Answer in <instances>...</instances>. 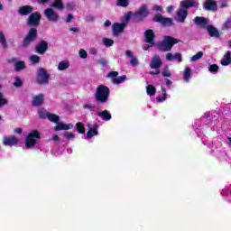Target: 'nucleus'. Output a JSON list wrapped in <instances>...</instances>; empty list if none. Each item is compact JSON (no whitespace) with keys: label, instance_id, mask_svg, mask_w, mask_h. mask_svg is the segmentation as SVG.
<instances>
[{"label":"nucleus","instance_id":"c9c22d12","mask_svg":"<svg viewBox=\"0 0 231 231\" xmlns=\"http://www.w3.org/2000/svg\"><path fill=\"white\" fill-rule=\"evenodd\" d=\"M117 6H122V8H127L129 6V0H117Z\"/></svg>","mask_w":231,"mask_h":231},{"label":"nucleus","instance_id":"de8ad7c7","mask_svg":"<svg viewBox=\"0 0 231 231\" xmlns=\"http://www.w3.org/2000/svg\"><path fill=\"white\" fill-rule=\"evenodd\" d=\"M231 28V20H227L224 24H223V30H228Z\"/></svg>","mask_w":231,"mask_h":231},{"label":"nucleus","instance_id":"e2e57ef3","mask_svg":"<svg viewBox=\"0 0 231 231\" xmlns=\"http://www.w3.org/2000/svg\"><path fill=\"white\" fill-rule=\"evenodd\" d=\"M152 46H153V45H143V50H144V51H147V50H149V48H152Z\"/></svg>","mask_w":231,"mask_h":231},{"label":"nucleus","instance_id":"9d476101","mask_svg":"<svg viewBox=\"0 0 231 231\" xmlns=\"http://www.w3.org/2000/svg\"><path fill=\"white\" fill-rule=\"evenodd\" d=\"M44 15L48 19V21H51L52 23H57L59 21L60 16L57 12H55L52 8H47L44 10Z\"/></svg>","mask_w":231,"mask_h":231},{"label":"nucleus","instance_id":"72a5a7b5","mask_svg":"<svg viewBox=\"0 0 231 231\" xmlns=\"http://www.w3.org/2000/svg\"><path fill=\"white\" fill-rule=\"evenodd\" d=\"M162 97H158L156 98L157 102H165V100H167V90L165 88H162Z\"/></svg>","mask_w":231,"mask_h":231},{"label":"nucleus","instance_id":"6e6d98bb","mask_svg":"<svg viewBox=\"0 0 231 231\" xmlns=\"http://www.w3.org/2000/svg\"><path fill=\"white\" fill-rule=\"evenodd\" d=\"M153 10H155L156 12H162L163 7L160 6V5H156Z\"/></svg>","mask_w":231,"mask_h":231},{"label":"nucleus","instance_id":"473e14b6","mask_svg":"<svg viewBox=\"0 0 231 231\" xmlns=\"http://www.w3.org/2000/svg\"><path fill=\"white\" fill-rule=\"evenodd\" d=\"M0 42L4 50H6V48H8V43L6 42V37L5 36V33H3V32H0Z\"/></svg>","mask_w":231,"mask_h":231},{"label":"nucleus","instance_id":"0eeeda50","mask_svg":"<svg viewBox=\"0 0 231 231\" xmlns=\"http://www.w3.org/2000/svg\"><path fill=\"white\" fill-rule=\"evenodd\" d=\"M152 21L153 23H159L160 24H162V26L164 27L174 26V22L172 21V18L163 17L162 14H155L152 18Z\"/></svg>","mask_w":231,"mask_h":231},{"label":"nucleus","instance_id":"393cba45","mask_svg":"<svg viewBox=\"0 0 231 231\" xmlns=\"http://www.w3.org/2000/svg\"><path fill=\"white\" fill-rule=\"evenodd\" d=\"M97 116H99L100 118H102V120H105L106 122H109V120H111L112 118L111 113H109V111L107 110L97 112Z\"/></svg>","mask_w":231,"mask_h":231},{"label":"nucleus","instance_id":"9b49d317","mask_svg":"<svg viewBox=\"0 0 231 231\" xmlns=\"http://www.w3.org/2000/svg\"><path fill=\"white\" fill-rule=\"evenodd\" d=\"M36 53H38L39 55H44V53H46V51H48L49 50V45H48V42L46 41H40L35 48H34Z\"/></svg>","mask_w":231,"mask_h":231},{"label":"nucleus","instance_id":"4468645a","mask_svg":"<svg viewBox=\"0 0 231 231\" xmlns=\"http://www.w3.org/2000/svg\"><path fill=\"white\" fill-rule=\"evenodd\" d=\"M19 143V138L11 135V136H5L3 140V144L8 147H12L14 145H17Z\"/></svg>","mask_w":231,"mask_h":231},{"label":"nucleus","instance_id":"7c9ffc66","mask_svg":"<svg viewBox=\"0 0 231 231\" xmlns=\"http://www.w3.org/2000/svg\"><path fill=\"white\" fill-rule=\"evenodd\" d=\"M26 68L24 61H16L14 64L15 71H23Z\"/></svg>","mask_w":231,"mask_h":231},{"label":"nucleus","instance_id":"2f4dec72","mask_svg":"<svg viewBox=\"0 0 231 231\" xmlns=\"http://www.w3.org/2000/svg\"><path fill=\"white\" fill-rule=\"evenodd\" d=\"M146 92L150 97H154L156 95V88L152 85H148L146 87Z\"/></svg>","mask_w":231,"mask_h":231},{"label":"nucleus","instance_id":"bb28decb","mask_svg":"<svg viewBox=\"0 0 231 231\" xmlns=\"http://www.w3.org/2000/svg\"><path fill=\"white\" fill-rule=\"evenodd\" d=\"M68 68H69V61L68 60H62L58 64V69H60V71H64L68 69Z\"/></svg>","mask_w":231,"mask_h":231},{"label":"nucleus","instance_id":"13d9d810","mask_svg":"<svg viewBox=\"0 0 231 231\" xmlns=\"http://www.w3.org/2000/svg\"><path fill=\"white\" fill-rule=\"evenodd\" d=\"M125 22L129 23V19H131V12H129L128 14H125Z\"/></svg>","mask_w":231,"mask_h":231},{"label":"nucleus","instance_id":"a211bd4d","mask_svg":"<svg viewBox=\"0 0 231 231\" xmlns=\"http://www.w3.org/2000/svg\"><path fill=\"white\" fill-rule=\"evenodd\" d=\"M193 21L197 26H201L202 28H207V26H208V20L205 17L196 16Z\"/></svg>","mask_w":231,"mask_h":231},{"label":"nucleus","instance_id":"5701e85b","mask_svg":"<svg viewBox=\"0 0 231 231\" xmlns=\"http://www.w3.org/2000/svg\"><path fill=\"white\" fill-rule=\"evenodd\" d=\"M220 64L222 66H229L231 64V52L227 51L226 53L224 55V58L220 60Z\"/></svg>","mask_w":231,"mask_h":231},{"label":"nucleus","instance_id":"ddd939ff","mask_svg":"<svg viewBox=\"0 0 231 231\" xmlns=\"http://www.w3.org/2000/svg\"><path fill=\"white\" fill-rule=\"evenodd\" d=\"M188 15H189V11H187V10H185V9L179 8V9L176 11V17H175V20H176L178 23H185V21H186Z\"/></svg>","mask_w":231,"mask_h":231},{"label":"nucleus","instance_id":"aec40b11","mask_svg":"<svg viewBox=\"0 0 231 231\" xmlns=\"http://www.w3.org/2000/svg\"><path fill=\"white\" fill-rule=\"evenodd\" d=\"M33 12V6L32 5H23L19 8L18 14L19 15H30V14H32Z\"/></svg>","mask_w":231,"mask_h":231},{"label":"nucleus","instance_id":"6e6552de","mask_svg":"<svg viewBox=\"0 0 231 231\" xmlns=\"http://www.w3.org/2000/svg\"><path fill=\"white\" fill-rule=\"evenodd\" d=\"M106 77L108 79H111V82L116 86L123 84V82H125V80L127 79V76L125 75L118 77V71H110L107 73Z\"/></svg>","mask_w":231,"mask_h":231},{"label":"nucleus","instance_id":"f8f14e48","mask_svg":"<svg viewBox=\"0 0 231 231\" xmlns=\"http://www.w3.org/2000/svg\"><path fill=\"white\" fill-rule=\"evenodd\" d=\"M145 42L147 44H151V46H154L156 42H154V39H156V35L154 34V31L152 29H148L144 32Z\"/></svg>","mask_w":231,"mask_h":231},{"label":"nucleus","instance_id":"e433bc0d","mask_svg":"<svg viewBox=\"0 0 231 231\" xmlns=\"http://www.w3.org/2000/svg\"><path fill=\"white\" fill-rule=\"evenodd\" d=\"M162 77H168V78L172 77V73L171 72V70H169V67L168 66H166L162 69Z\"/></svg>","mask_w":231,"mask_h":231},{"label":"nucleus","instance_id":"6ab92c4d","mask_svg":"<svg viewBox=\"0 0 231 231\" xmlns=\"http://www.w3.org/2000/svg\"><path fill=\"white\" fill-rule=\"evenodd\" d=\"M207 31L209 37H215L216 39H219L221 37V34L219 33L217 28L214 27L213 25H208Z\"/></svg>","mask_w":231,"mask_h":231},{"label":"nucleus","instance_id":"f704fd0d","mask_svg":"<svg viewBox=\"0 0 231 231\" xmlns=\"http://www.w3.org/2000/svg\"><path fill=\"white\" fill-rule=\"evenodd\" d=\"M83 109H89V111H97V106L93 103H88L83 105Z\"/></svg>","mask_w":231,"mask_h":231},{"label":"nucleus","instance_id":"680f3d73","mask_svg":"<svg viewBox=\"0 0 231 231\" xmlns=\"http://www.w3.org/2000/svg\"><path fill=\"white\" fill-rule=\"evenodd\" d=\"M14 133H17V134H23V129L22 128H16L14 130Z\"/></svg>","mask_w":231,"mask_h":231},{"label":"nucleus","instance_id":"a19ab883","mask_svg":"<svg viewBox=\"0 0 231 231\" xmlns=\"http://www.w3.org/2000/svg\"><path fill=\"white\" fill-rule=\"evenodd\" d=\"M14 88H23V79H21L19 77H16L14 82Z\"/></svg>","mask_w":231,"mask_h":231},{"label":"nucleus","instance_id":"052dcab7","mask_svg":"<svg viewBox=\"0 0 231 231\" xmlns=\"http://www.w3.org/2000/svg\"><path fill=\"white\" fill-rule=\"evenodd\" d=\"M172 10H174V6L170 5V6L167 7L168 14H171L172 12Z\"/></svg>","mask_w":231,"mask_h":231},{"label":"nucleus","instance_id":"49530a36","mask_svg":"<svg viewBox=\"0 0 231 231\" xmlns=\"http://www.w3.org/2000/svg\"><path fill=\"white\" fill-rule=\"evenodd\" d=\"M79 57L81 59H88V52L84 49L79 50Z\"/></svg>","mask_w":231,"mask_h":231},{"label":"nucleus","instance_id":"4be33fe9","mask_svg":"<svg viewBox=\"0 0 231 231\" xmlns=\"http://www.w3.org/2000/svg\"><path fill=\"white\" fill-rule=\"evenodd\" d=\"M69 129H73L72 124H64V123H57V125L54 127V131H69Z\"/></svg>","mask_w":231,"mask_h":231},{"label":"nucleus","instance_id":"b1692460","mask_svg":"<svg viewBox=\"0 0 231 231\" xmlns=\"http://www.w3.org/2000/svg\"><path fill=\"white\" fill-rule=\"evenodd\" d=\"M98 134V125H95L92 128H90L87 133V138L90 140V138H93L94 136H97Z\"/></svg>","mask_w":231,"mask_h":231},{"label":"nucleus","instance_id":"58836bf2","mask_svg":"<svg viewBox=\"0 0 231 231\" xmlns=\"http://www.w3.org/2000/svg\"><path fill=\"white\" fill-rule=\"evenodd\" d=\"M201 57H203V51H199L191 57V60L193 62H196V61L199 60V59H201Z\"/></svg>","mask_w":231,"mask_h":231},{"label":"nucleus","instance_id":"f3484780","mask_svg":"<svg viewBox=\"0 0 231 231\" xmlns=\"http://www.w3.org/2000/svg\"><path fill=\"white\" fill-rule=\"evenodd\" d=\"M180 9L189 10V8H193L196 6V0H183L180 2Z\"/></svg>","mask_w":231,"mask_h":231},{"label":"nucleus","instance_id":"0e129e2a","mask_svg":"<svg viewBox=\"0 0 231 231\" xmlns=\"http://www.w3.org/2000/svg\"><path fill=\"white\" fill-rule=\"evenodd\" d=\"M69 31H70V32H74L75 33H77V32H79V28L70 27V28H69Z\"/></svg>","mask_w":231,"mask_h":231},{"label":"nucleus","instance_id":"f257e3e1","mask_svg":"<svg viewBox=\"0 0 231 231\" xmlns=\"http://www.w3.org/2000/svg\"><path fill=\"white\" fill-rule=\"evenodd\" d=\"M41 19H42V15L39 12L32 13L27 18L26 24L31 28L22 42V48H30L32 42L37 41L39 32L36 27L41 24Z\"/></svg>","mask_w":231,"mask_h":231},{"label":"nucleus","instance_id":"7ed1b4c3","mask_svg":"<svg viewBox=\"0 0 231 231\" xmlns=\"http://www.w3.org/2000/svg\"><path fill=\"white\" fill-rule=\"evenodd\" d=\"M180 40L172 38V36H164V40L157 44L159 51H171L174 44H178Z\"/></svg>","mask_w":231,"mask_h":231},{"label":"nucleus","instance_id":"338daca9","mask_svg":"<svg viewBox=\"0 0 231 231\" xmlns=\"http://www.w3.org/2000/svg\"><path fill=\"white\" fill-rule=\"evenodd\" d=\"M172 82L171 81V79H166V86H171Z\"/></svg>","mask_w":231,"mask_h":231},{"label":"nucleus","instance_id":"f03ea898","mask_svg":"<svg viewBox=\"0 0 231 231\" xmlns=\"http://www.w3.org/2000/svg\"><path fill=\"white\" fill-rule=\"evenodd\" d=\"M109 95H111L109 87L106 85L97 86L95 94V100L97 104H107V101L109 100Z\"/></svg>","mask_w":231,"mask_h":231},{"label":"nucleus","instance_id":"69168bd1","mask_svg":"<svg viewBox=\"0 0 231 231\" xmlns=\"http://www.w3.org/2000/svg\"><path fill=\"white\" fill-rule=\"evenodd\" d=\"M105 26H106V28L109 27V26H111V21L106 20V22H105Z\"/></svg>","mask_w":231,"mask_h":231},{"label":"nucleus","instance_id":"39448f33","mask_svg":"<svg viewBox=\"0 0 231 231\" xmlns=\"http://www.w3.org/2000/svg\"><path fill=\"white\" fill-rule=\"evenodd\" d=\"M150 14L151 12H149L147 5H143L140 6L139 10L134 14L133 19L135 23H142L143 19L149 17Z\"/></svg>","mask_w":231,"mask_h":231},{"label":"nucleus","instance_id":"bf43d9fd","mask_svg":"<svg viewBox=\"0 0 231 231\" xmlns=\"http://www.w3.org/2000/svg\"><path fill=\"white\" fill-rule=\"evenodd\" d=\"M161 71L160 69H157L155 71H150V75H160Z\"/></svg>","mask_w":231,"mask_h":231},{"label":"nucleus","instance_id":"3c124183","mask_svg":"<svg viewBox=\"0 0 231 231\" xmlns=\"http://www.w3.org/2000/svg\"><path fill=\"white\" fill-rule=\"evenodd\" d=\"M130 63L132 64V66H138V60L136 58H132L130 60Z\"/></svg>","mask_w":231,"mask_h":231},{"label":"nucleus","instance_id":"ea45409f","mask_svg":"<svg viewBox=\"0 0 231 231\" xmlns=\"http://www.w3.org/2000/svg\"><path fill=\"white\" fill-rule=\"evenodd\" d=\"M103 42H104L105 46H106V48H109V47L113 46V44H115V41H113L112 39H109V38H105L103 40Z\"/></svg>","mask_w":231,"mask_h":231},{"label":"nucleus","instance_id":"423d86ee","mask_svg":"<svg viewBox=\"0 0 231 231\" xmlns=\"http://www.w3.org/2000/svg\"><path fill=\"white\" fill-rule=\"evenodd\" d=\"M48 82H50V74L48 73V70L44 68H40L36 76V83L42 86L48 84Z\"/></svg>","mask_w":231,"mask_h":231},{"label":"nucleus","instance_id":"2eb2a0df","mask_svg":"<svg viewBox=\"0 0 231 231\" xmlns=\"http://www.w3.org/2000/svg\"><path fill=\"white\" fill-rule=\"evenodd\" d=\"M203 7L208 12H216L217 10V3L215 0H206Z\"/></svg>","mask_w":231,"mask_h":231},{"label":"nucleus","instance_id":"8fccbe9b","mask_svg":"<svg viewBox=\"0 0 231 231\" xmlns=\"http://www.w3.org/2000/svg\"><path fill=\"white\" fill-rule=\"evenodd\" d=\"M173 59H176L177 60H179V62H181L183 60L180 52L175 53Z\"/></svg>","mask_w":231,"mask_h":231},{"label":"nucleus","instance_id":"dca6fc26","mask_svg":"<svg viewBox=\"0 0 231 231\" xmlns=\"http://www.w3.org/2000/svg\"><path fill=\"white\" fill-rule=\"evenodd\" d=\"M162 58H160V55L155 54L152 58V61L150 63V68L152 69H158L159 68H162Z\"/></svg>","mask_w":231,"mask_h":231},{"label":"nucleus","instance_id":"79ce46f5","mask_svg":"<svg viewBox=\"0 0 231 231\" xmlns=\"http://www.w3.org/2000/svg\"><path fill=\"white\" fill-rule=\"evenodd\" d=\"M31 62L32 64H39V62H41V57L37 56V55H32L31 56Z\"/></svg>","mask_w":231,"mask_h":231},{"label":"nucleus","instance_id":"37998d69","mask_svg":"<svg viewBox=\"0 0 231 231\" xmlns=\"http://www.w3.org/2000/svg\"><path fill=\"white\" fill-rule=\"evenodd\" d=\"M49 115H50V113H48L44 110H40L39 111V116H40V118H42V120H44V119L48 118Z\"/></svg>","mask_w":231,"mask_h":231},{"label":"nucleus","instance_id":"20e7f679","mask_svg":"<svg viewBox=\"0 0 231 231\" xmlns=\"http://www.w3.org/2000/svg\"><path fill=\"white\" fill-rule=\"evenodd\" d=\"M37 140H41V133L38 130L31 131L25 138L26 149H33L37 145Z\"/></svg>","mask_w":231,"mask_h":231},{"label":"nucleus","instance_id":"a878e982","mask_svg":"<svg viewBox=\"0 0 231 231\" xmlns=\"http://www.w3.org/2000/svg\"><path fill=\"white\" fill-rule=\"evenodd\" d=\"M182 75L185 82H190L192 69H190L189 67H186L184 71L182 72Z\"/></svg>","mask_w":231,"mask_h":231},{"label":"nucleus","instance_id":"1a4fd4ad","mask_svg":"<svg viewBox=\"0 0 231 231\" xmlns=\"http://www.w3.org/2000/svg\"><path fill=\"white\" fill-rule=\"evenodd\" d=\"M127 27V23H115L112 24L114 37H118Z\"/></svg>","mask_w":231,"mask_h":231},{"label":"nucleus","instance_id":"4c0bfd02","mask_svg":"<svg viewBox=\"0 0 231 231\" xmlns=\"http://www.w3.org/2000/svg\"><path fill=\"white\" fill-rule=\"evenodd\" d=\"M208 71L210 73H217L219 71V66L217 64L209 65Z\"/></svg>","mask_w":231,"mask_h":231},{"label":"nucleus","instance_id":"09e8293b","mask_svg":"<svg viewBox=\"0 0 231 231\" xmlns=\"http://www.w3.org/2000/svg\"><path fill=\"white\" fill-rule=\"evenodd\" d=\"M64 137L67 138V140H72L73 138H75V134L71 133H65Z\"/></svg>","mask_w":231,"mask_h":231},{"label":"nucleus","instance_id":"603ef678","mask_svg":"<svg viewBox=\"0 0 231 231\" xmlns=\"http://www.w3.org/2000/svg\"><path fill=\"white\" fill-rule=\"evenodd\" d=\"M174 59V55L172 53L169 52L166 54V60H172Z\"/></svg>","mask_w":231,"mask_h":231},{"label":"nucleus","instance_id":"4d7b16f0","mask_svg":"<svg viewBox=\"0 0 231 231\" xmlns=\"http://www.w3.org/2000/svg\"><path fill=\"white\" fill-rule=\"evenodd\" d=\"M125 55H126V57L133 58V51L127 50V51H125Z\"/></svg>","mask_w":231,"mask_h":231},{"label":"nucleus","instance_id":"774afa93","mask_svg":"<svg viewBox=\"0 0 231 231\" xmlns=\"http://www.w3.org/2000/svg\"><path fill=\"white\" fill-rule=\"evenodd\" d=\"M52 140H54V142H57L58 140H60L59 135H54V136L52 137Z\"/></svg>","mask_w":231,"mask_h":231},{"label":"nucleus","instance_id":"c03bdc74","mask_svg":"<svg viewBox=\"0 0 231 231\" xmlns=\"http://www.w3.org/2000/svg\"><path fill=\"white\" fill-rule=\"evenodd\" d=\"M8 104V100L3 97V93L0 92V107L3 106H6Z\"/></svg>","mask_w":231,"mask_h":231},{"label":"nucleus","instance_id":"412c9836","mask_svg":"<svg viewBox=\"0 0 231 231\" xmlns=\"http://www.w3.org/2000/svg\"><path fill=\"white\" fill-rule=\"evenodd\" d=\"M42 104H44V95L40 94L32 97V106L33 107H39V106H42Z\"/></svg>","mask_w":231,"mask_h":231},{"label":"nucleus","instance_id":"c85d7f7f","mask_svg":"<svg viewBox=\"0 0 231 231\" xmlns=\"http://www.w3.org/2000/svg\"><path fill=\"white\" fill-rule=\"evenodd\" d=\"M76 129L79 134H84L86 133V126H84L82 122H78L76 124Z\"/></svg>","mask_w":231,"mask_h":231},{"label":"nucleus","instance_id":"5fc2aeb1","mask_svg":"<svg viewBox=\"0 0 231 231\" xmlns=\"http://www.w3.org/2000/svg\"><path fill=\"white\" fill-rule=\"evenodd\" d=\"M90 53L91 55H97L98 54V51L95 48L90 50Z\"/></svg>","mask_w":231,"mask_h":231},{"label":"nucleus","instance_id":"c756f323","mask_svg":"<svg viewBox=\"0 0 231 231\" xmlns=\"http://www.w3.org/2000/svg\"><path fill=\"white\" fill-rule=\"evenodd\" d=\"M48 120H50V122H53L54 124H59V122H60V117L55 114L49 113Z\"/></svg>","mask_w":231,"mask_h":231},{"label":"nucleus","instance_id":"a18cd8bd","mask_svg":"<svg viewBox=\"0 0 231 231\" xmlns=\"http://www.w3.org/2000/svg\"><path fill=\"white\" fill-rule=\"evenodd\" d=\"M97 64H100V66H102L103 68H106V66H107V60L102 58L97 60Z\"/></svg>","mask_w":231,"mask_h":231},{"label":"nucleus","instance_id":"864d4df0","mask_svg":"<svg viewBox=\"0 0 231 231\" xmlns=\"http://www.w3.org/2000/svg\"><path fill=\"white\" fill-rule=\"evenodd\" d=\"M73 17H74L73 14H69L66 20H65L66 23H71V20L73 19Z\"/></svg>","mask_w":231,"mask_h":231},{"label":"nucleus","instance_id":"cd10ccee","mask_svg":"<svg viewBox=\"0 0 231 231\" xmlns=\"http://www.w3.org/2000/svg\"><path fill=\"white\" fill-rule=\"evenodd\" d=\"M51 6V8H57V10H64V4L62 3V0H55Z\"/></svg>","mask_w":231,"mask_h":231}]
</instances>
